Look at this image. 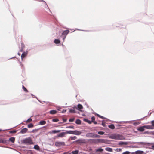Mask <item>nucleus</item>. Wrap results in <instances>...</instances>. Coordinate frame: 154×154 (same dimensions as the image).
<instances>
[{
    "label": "nucleus",
    "instance_id": "nucleus-14",
    "mask_svg": "<svg viewBox=\"0 0 154 154\" xmlns=\"http://www.w3.org/2000/svg\"><path fill=\"white\" fill-rule=\"evenodd\" d=\"M8 141L4 139H0V143H7Z\"/></svg>",
    "mask_w": 154,
    "mask_h": 154
},
{
    "label": "nucleus",
    "instance_id": "nucleus-53",
    "mask_svg": "<svg viewBox=\"0 0 154 154\" xmlns=\"http://www.w3.org/2000/svg\"><path fill=\"white\" fill-rule=\"evenodd\" d=\"M66 36H65V37L63 38V40H65V38H66Z\"/></svg>",
    "mask_w": 154,
    "mask_h": 154
},
{
    "label": "nucleus",
    "instance_id": "nucleus-29",
    "mask_svg": "<svg viewBox=\"0 0 154 154\" xmlns=\"http://www.w3.org/2000/svg\"><path fill=\"white\" fill-rule=\"evenodd\" d=\"M21 51H22V50L24 48V45L23 43H21Z\"/></svg>",
    "mask_w": 154,
    "mask_h": 154
},
{
    "label": "nucleus",
    "instance_id": "nucleus-38",
    "mask_svg": "<svg viewBox=\"0 0 154 154\" xmlns=\"http://www.w3.org/2000/svg\"><path fill=\"white\" fill-rule=\"evenodd\" d=\"M130 152L129 151H126L124 152H123L122 154H130Z\"/></svg>",
    "mask_w": 154,
    "mask_h": 154
},
{
    "label": "nucleus",
    "instance_id": "nucleus-48",
    "mask_svg": "<svg viewBox=\"0 0 154 154\" xmlns=\"http://www.w3.org/2000/svg\"><path fill=\"white\" fill-rule=\"evenodd\" d=\"M66 112V110L65 109H63L62 111V113H64L65 112Z\"/></svg>",
    "mask_w": 154,
    "mask_h": 154
},
{
    "label": "nucleus",
    "instance_id": "nucleus-52",
    "mask_svg": "<svg viewBox=\"0 0 154 154\" xmlns=\"http://www.w3.org/2000/svg\"><path fill=\"white\" fill-rule=\"evenodd\" d=\"M131 154H136V152H133L131 153Z\"/></svg>",
    "mask_w": 154,
    "mask_h": 154
},
{
    "label": "nucleus",
    "instance_id": "nucleus-12",
    "mask_svg": "<svg viewBox=\"0 0 154 154\" xmlns=\"http://www.w3.org/2000/svg\"><path fill=\"white\" fill-rule=\"evenodd\" d=\"M81 133L82 132L80 131H78L77 130H75L74 135H80Z\"/></svg>",
    "mask_w": 154,
    "mask_h": 154
},
{
    "label": "nucleus",
    "instance_id": "nucleus-51",
    "mask_svg": "<svg viewBox=\"0 0 154 154\" xmlns=\"http://www.w3.org/2000/svg\"><path fill=\"white\" fill-rule=\"evenodd\" d=\"M94 122V124H97V122L96 121H94V122Z\"/></svg>",
    "mask_w": 154,
    "mask_h": 154
},
{
    "label": "nucleus",
    "instance_id": "nucleus-18",
    "mask_svg": "<svg viewBox=\"0 0 154 154\" xmlns=\"http://www.w3.org/2000/svg\"><path fill=\"white\" fill-rule=\"evenodd\" d=\"M46 123L45 121L44 120L41 121L39 122V124L41 125H43L45 124Z\"/></svg>",
    "mask_w": 154,
    "mask_h": 154
},
{
    "label": "nucleus",
    "instance_id": "nucleus-30",
    "mask_svg": "<svg viewBox=\"0 0 154 154\" xmlns=\"http://www.w3.org/2000/svg\"><path fill=\"white\" fill-rule=\"evenodd\" d=\"M98 134L100 135H103L104 134V132L102 131H99L98 132Z\"/></svg>",
    "mask_w": 154,
    "mask_h": 154
},
{
    "label": "nucleus",
    "instance_id": "nucleus-7",
    "mask_svg": "<svg viewBox=\"0 0 154 154\" xmlns=\"http://www.w3.org/2000/svg\"><path fill=\"white\" fill-rule=\"evenodd\" d=\"M76 108L79 111L82 112V111L81 109L83 108V106L82 105L79 104L77 105V107Z\"/></svg>",
    "mask_w": 154,
    "mask_h": 154
},
{
    "label": "nucleus",
    "instance_id": "nucleus-4",
    "mask_svg": "<svg viewBox=\"0 0 154 154\" xmlns=\"http://www.w3.org/2000/svg\"><path fill=\"white\" fill-rule=\"evenodd\" d=\"M103 140L102 139H89L88 140V141H90L91 140L93 142H102L103 141Z\"/></svg>",
    "mask_w": 154,
    "mask_h": 154
},
{
    "label": "nucleus",
    "instance_id": "nucleus-54",
    "mask_svg": "<svg viewBox=\"0 0 154 154\" xmlns=\"http://www.w3.org/2000/svg\"><path fill=\"white\" fill-rule=\"evenodd\" d=\"M63 123V122H59V123H59V124H61V123Z\"/></svg>",
    "mask_w": 154,
    "mask_h": 154
},
{
    "label": "nucleus",
    "instance_id": "nucleus-3",
    "mask_svg": "<svg viewBox=\"0 0 154 154\" xmlns=\"http://www.w3.org/2000/svg\"><path fill=\"white\" fill-rule=\"evenodd\" d=\"M65 143L64 142L56 141L55 142V145L57 147H60L61 146H64Z\"/></svg>",
    "mask_w": 154,
    "mask_h": 154
},
{
    "label": "nucleus",
    "instance_id": "nucleus-11",
    "mask_svg": "<svg viewBox=\"0 0 154 154\" xmlns=\"http://www.w3.org/2000/svg\"><path fill=\"white\" fill-rule=\"evenodd\" d=\"M27 54V52H24L22 53L21 55V58L22 60H23V58L25 56H26Z\"/></svg>",
    "mask_w": 154,
    "mask_h": 154
},
{
    "label": "nucleus",
    "instance_id": "nucleus-16",
    "mask_svg": "<svg viewBox=\"0 0 154 154\" xmlns=\"http://www.w3.org/2000/svg\"><path fill=\"white\" fill-rule=\"evenodd\" d=\"M105 149L108 152H112V148L109 147H106L105 148Z\"/></svg>",
    "mask_w": 154,
    "mask_h": 154
},
{
    "label": "nucleus",
    "instance_id": "nucleus-23",
    "mask_svg": "<svg viewBox=\"0 0 154 154\" xmlns=\"http://www.w3.org/2000/svg\"><path fill=\"white\" fill-rule=\"evenodd\" d=\"M108 127L112 129H114L115 128V126L113 124H111L108 125Z\"/></svg>",
    "mask_w": 154,
    "mask_h": 154
},
{
    "label": "nucleus",
    "instance_id": "nucleus-43",
    "mask_svg": "<svg viewBox=\"0 0 154 154\" xmlns=\"http://www.w3.org/2000/svg\"><path fill=\"white\" fill-rule=\"evenodd\" d=\"M96 115H97L98 117H100V118H102V119H104V117L103 116H100V115H99V114H96Z\"/></svg>",
    "mask_w": 154,
    "mask_h": 154
},
{
    "label": "nucleus",
    "instance_id": "nucleus-36",
    "mask_svg": "<svg viewBox=\"0 0 154 154\" xmlns=\"http://www.w3.org/2000/svg\"><path fill=\"white\" fill-rule=\"evenodd\" d=\"M151 123L152 124V128H154V120L152 121H151Z\"/></svg>",
    "mask_w": 154,
    "mask_h": 154
},
{
    "label": "nucleus",
    "instance_id": "nucleus-45",
    "mask_svg": "<svg viewBox=\"0 0 154 154\" xmlns=\"http://www.w3.org/2000/svg\"><path fill=\"white\" fill-rule=\"evenodd\" d=\"M102 125L103 126H104V127L106 125H105V123L103 121L102 122Z\"/></svg>",
    "mask_w": 154,
    "mask_h": 154
},
{
    "label": "nucleus",
    "instance_id": "nucleus-35",
    "mask_svg": "<svg viewBox=\"0 0 154 154\" xmlns=\"http://www.w3.org/2000/svg\"><path fill=\"white\" fill-rule=\"evenodd\" d=\"M33 125L31 124V123H30L28 125V128H32V127H33Z\"/></svg>",
    "mask_w": 154,
    "mask_h": 154
},
{
    "label": "nucleus",
    "instance_id": "nucleus-8",
    "mask_svg": "<svg viewBox=\"0 0 154 154\" xmlns=\"http://www.w3.org/2000/svg\"><path fill=\"white\" fill-rule=\"evenodd\" d=\"M144 127L145 128L147 129H154V128H152V125H144Z\"/></svg>",
    "mask_w": 154,
    "mask_h": 154
},
{
    "label": "nucleus",
    "instance_id": "nucleus-34",
    "mask_svg": "<svg viewBox=\"0 0 154 154\" xmlns=\"http://www.w3.org/2000/svg\"><path fill=\"white\" fill-rule=\"evenodd\" d=\"M52 121L53 122H57L59 121V120L57 119H54Z\"/></svg>",
    "mask_w": 154,
    "mask_h": 154
},
{
    "label": "nucleus",
    "instance_id": "nucleus-25",
    "mask_svg": "<svg viewBox=\"0 0 154 154\" xmlns=\"http://www.w3.org/2000/svg\"><path fill=\"white\" fill-rule=\"evenodd\" d=\"M75 123L77 124L80 125L81 124V121L80 120L77 119L75 121Z\"/></svg>",
    "mask_w": 154,
    "mask_h": 154
},
{
    "label": "nucleus",
    "instance_id": "nucleus-39",
    "mask_svg": "<svg viewBox=\"0 0 154 154\" xmlns=\"http://www.w3.org/2000/svg\"><path fill=\"white\" fill-rule=\"evenodd\" d=\"M32 121V119L31 118H29V119L26 122H30Z\"/></svg>",
    "mask_w": 154,
    "mask_h": 154
},
{
    "label": "nucleus",
    "instance_id": "nucleus-57",
    "mask_svg": "<svg viewBox=\"0 0 154 154\" xmlns=\"http://www.w3.org/2000/svg\"><path fill=\"white\" fill-rule=\"evenodd\" d=\"M58 109V110H60L59 109Z\"/></svg>",
    "mask_w": 154,
    "mask_h": 154
},
{
    "label": "nucleus",
    "instance_id": "nucleus-33",
    "mask_svg": "<svg viewBox=\"0 0 154 154\" xmlns=\"http://www.w3.org/2000/svg\"><path fill=\"white\" fill-rule=\"evenodd\" d=\"M71 139L72 140H74L77 139V137L76 136L70 137Z\"/></svg>",
    "mask_w": 154,
    "mask_h": 154
},
{
    "label": "nucleus",
    "instance_id": "nucleus-1",
    "mask_svg": "<svg viewBox=\"0 0 154 154\" xmlns=\"http://www.w3.org/2000/svg\"><path fill=\"white\" fill-rule=\"evenodd\" d=\"M109 137L111 139L118 140H122L123 139V137L122 135L116 134H110Z\"/></svg>",
    "mask_w": 154,
    "mask_h": 154
},
{
    "label": "nucleus",
    "instance_id": "nucleus-24",
    "mask_svg": "<svg viewBox=\"0 0 154 154\" xmlns=\"http://www.w3.org/2000/svg\"><path fill=\"white\" fill-rule=\"evenodd\" d=\"M60 131V130H54L52 131V133H58Z\"/></svg>",
    "mask_w": 154,
    "mask_h": 154
},
{
    "label": "nucleus",
    "instance_id": "nucleus-50",
    "mask_svg": "<svg viewBox=\"0 0 154 154\" xmlns=\"http://www.w3.org/2000/svg\"><path fill=\"white\" fill-rule=\"evenodd\" d=\"M123 122V123H127L128 122H127V121H126V122Z\"/></svg>",
    "mask_w": 154,
    "mask_h": 154
},
{
    "label": "nucleus",
    "instance_id": "nucleus-37",
    "mask_svg": "<svg viewBox=\"0 0 154 154\" xmlns=\"http://www.w3.org/2000/svg\"><path fill=\"white\" fill-rule=\"evenodd\" d=\"M122 150V149L121 148H117L116 149V151L117 152H119Z\"/></svg>",
    "mask_w": 154,
    "mask_h": 154
},
{
    "label": "nucleus",
    "instance_id": "nucleus-58",
    "mask_svg": "<svg viewBox=\"0 0 154 154\" xmlns=\"http://www.w3.org/2000/svg\"><path fill=\"white\" fill-rule=\"evenodd\" d=\"M140 147H142V146H140Z\"/></svg>",
    "mask_w": 154,
    "mask_h": 154
},
{
    "label": "nucleus",
    "instance_id": "nucleus-61",
    "mask_svg": "<svg viewBox=\"0 0 154 154\" xmlns=\"http://www.w3.org/2000/svg\"><path fill=\"white\" fill-rule=\"evenodd\" d=\"M153 147H154V146H153Z\"/></svg>",
    "mask_w": 154,
    "mask_h": 154
},
{
    "label": "nucleus",
    "instance_id": "nucleus-21",
    "mask_svg": "<svg viewBox=\"0 0 154 154\" xmlns=\"http://www.w3.org/2000/svg\"><path fill=\"white\" fill-rule=\"evenodd\" d=\"M49 113L51 114H54L57 113V111L55 110H51L50 111Z\"/></svg>",
    "mask_w": 154,
    "mask_h": 154
},
{
    "label": "nucleus",
    "instance_id": "nucleus-27",
    "mask_svg": "<svg viewBox=\"0 0 154 154\" xmlns=\"http://www.w3.org/2000/svg\"><path fill=\"white\" fill-rule=\"evenodd\" d=\"M119 145H126L127 144L126 142H120L119 143Z\"/></svg>",
    "mask_w": 154,
    "mask_h": 154
},
{
    "label": "nucleus",
    "instance_id": "nucleus-60",
    "mask_svg": "<svg viewBox=\"0 0 154 154\" xmlns=\"http://www.w3.org/2000/svg\"><path fill=\"white\" fill-rule=\"evenodd\" d=\"M31 95H32V96H33V95L32 94H31Z\"/></svg>",
    "mask_w": 154,
    "mask_h": 154
},
{
    "label": "nucleus",
    "instance_id": "nucleus-15",
    "mask_svg": "<svg viewBox=\"0 0 154 154\" xmlns=\"http://www.w3.org/2000/svg\"><path fill=\"white\" fill-rule=\"evenodd\" d=\"M9 140L12 143H14L15 141V138L13 137H10L9 138Z\"/></svg>",
    "mask_w": 154,
    "mask_h": 154
},
{
    "label": "nucleus",
    "instance_id": "nucleus-44",
    "mask_svg": "<svg viewBox=\"0 0 154 154\" xmlns=\"http://www.w3.org/2000/svg\"><path fill=\"white\" fill-rule=\"evenodd\" d=\"M138 143L139 144H140L143 145L145 144V143L143 142H140L137 143Z\"/></svg>",
    "mask_w": 154,
    "mask_h": 154
},
{
    "label": "nucleus",
    "instance_id": "nucleus-10",
    "mask_svg": "<svg viewBox=\"0 0 154 154\" xmlns=\"http://www.w3.org/2000/svg\"><path fill=\"white\" fill-rule=\"evenodd\" d=\"M145 128L144 125L143 126L139 127L138 128L137 130L140 131H144Z\"/></svg>",
    "mask_w": 154,
    "mask_h": 154
},
{
    "label": "nucleus",
    "instance_id": "nucleus-31",
    "mask_svg": "<svg viewBox=\"0 0 154 154\" xmlns=\"http://www.w3.org/2000/svg\"><path fill=\"white\" fill-rule=\"evenodd\" d=\"M22 88L26 92H28L27 90L24 87L23 85L22 86Z\"/></svg>",
    "mask_w": 154,
    "mask_h": 154
},
{
    "label": "nucleus",
    "instance_id": "nucleus-49",
    "mask_svg": "<svg viewBox=\"0 0 154 154\" xmlns=\"http://www.w3.org/2000/svg\"><path fill=\"white\" fill-rule=\"evenodd\" d=\"M87 122L89 124H91L92 123V121H90L88 120V122Z\"/></svg>",
    "mask_w": 154,
    "mask_h": 154
},
{
    "label": "nucleus",
    "instance_id": "nucleus-40",
    "mask_svg": "<svg viewBox=\"0 0 154 154\" xmlns=\"http://www.w3.org/2000/svg\"><path fill=\"white\" fill-rule=\"evenodd\" d=\"M67 128H72V129H74V126H68L66 127Z\"/></svg>",
    "mask_w": 154,
    "mask_h": 154
},
{
    "label": "nucleus",
    "instance_id": "nucleus-20",
    "mask_svg": "<svg viewBox=\"0 0 154 154\" xmlns=\"http://www.w3.org/2000/svg\"><path fill=\"white\" fill-rule=\"evenodd\" d=\"M34 148L37 150H40L39 147L37 145H35L34 147Z\"/></svg>",
    "mask_w": 154,
    "mask_h": 154
},
{
    "label": "nucleus",
    "instance_id": "nucleus-13",
    "mask_svg": "<svg viewBox=\"0 0 154 154\" xmlns=\"http://www.w3.org/2000/svg\"><path fill=\"white\" fill-rule=\"evenodd\" d=\"M69 32V31L68 30H65L63 32L62 35L66 36Z\"/></svg>",
    "mask_w": 154,
    "mask_h": 154
},
{
    "label": "nucleus",
    "instance_id": "nucleus-56",
    "mask_svg": "<svg viewBox=\"0 0 154 154\" xmlns=\"http://www.w3.org/2000/svg\"><path fill=\"white\" fill-rule=\"evenodd\" d=\"M18 55H19V56H20V54L19 53H18Z\"/></svg>",
    "mask_w": 154,
    "mask_h": 154
},
{
    "label": "nucleus",
    "instance_id": "nucleus-26",
    "mask_svg": "<svg viewBox=\"0 0 154 154\" xmlns=\"http://www.w3.org/2000/svg\"><path fill=\"white\" fill-rule=\"evenodd\" d=\"M78 150H75L72 152V154H78Z\"/></svg>",
    "mask_w": 154,
    "mask_h": 154
},
{
    "label": "nucleus",
    "instance_id": "nucleus-28",
    "mask_svg": "<svg viewBox=\"0 0 154 154\" xmlns=\"http://www.w3.org/2000/svg\"><path fill=\"white\" fill-rule=\"evenodd\" d=\"M69 112L70 113H75L76 111L74 109H69Z\"/></svg>",
    "mask_w": 154,
    "mask_h": 154
},
{
    "label": "nucleus",
    "instance_id": "nucleus-59",
    "mask_svg": "<svg viewBox=\"0 0 154 154\" xmlns=\"http://www.w3.org/2000/svg\"><path fill=\"white\" fill-rule=\"evenodd\" d=\"M2 131V130L0 129V131Z\"/></svg>",
    "mask_w": 154,
    "mask_h": 154
},
{
    "label": "nucleus",
    "instance_id": "nucleus-6",
    "mask_svg": "<svg viewBox=\"0 0 154 154\" xmlns=\"http://www.w3.org/2000/svg\"><path fill=\"white\" fill-rule=\"evenodd\" d=\"M66 131V132H63L57 134V137H65V135L67 134Z\"/></svg>",
    "mask_w": 154,
    "mask_h": 154
},
{
    "label": "nucleus",
    "instance_id": "nucleus-17",
    "mask_svg": "<svg viewBox=\"0 0 154 154\" xmlns=\"http://www.w3.org/2000/svg\"><path fill=\"white\" fill-rule=\"evenodd\" d=\"M103 149L101 148H99L98 149H96L95 150V151L97 152H101L102 151H103Z\"/></svg>",
    "mask_w": 154,
    "mask_h": 154
},
{
    "label": "nucleus",
    "instance_id": "nucleus-32",
    "mask_svg": "<svg viewBox=\"0 0 154 154\" xmlns=\"http://www.w3.org/2000/svg\"><path fill=\"white\" fill-rule=\"evenodd\" d=\"M100 135H97L95 134H94V138H100Z\"/></svg>",
    "mask_w": 154,
    "mask_h": 154
},
{
    "label": "nucleus",
    "instance_id": "nucleus-9",
    "mask_svg": "<svg viewBox=\"0 0 154 154\" xmlns=\"http://www.w3.org/2000/svg\"><path fill=\"white\" fill-rule=\"evenodd\" d=\"M27 129L26 128H24L21 129V131L20 132V133L24 134L27 131Z\"/></svg>",
    "mask_w": 154,
    "mask_h": 154
},
{
    "label": "nucleus",
    "instance_id": "nucleus-42",
    "mask_svg": "<svg viewBox=\"0 0 154 154\" xmlns=\"http://www.w3.org/2000/svg\"><path fill=\"white\" fill-rule=\"evenodd\" d=\"M74 118H71L69 119V121L70 122H72L74 121Z\"/></svg>",
    "mask_w": 154,
    "mask_h": 154
},
{
    "label": "nucleus",
    "instance_id": "nucleus-5",
    "mask_svg": "<svg viewBox=\"0 0 154 154\" xmlns=\"http://www.w3.org/2000/svg\"><path fill=\"white\" fill-rule=\"evenodd\" d=\"M94 133H88L86 134V136L88 138H94Z\"/></svg>",
    "mask_w": 154,
    "mask_h": 154
},
{
    "label": "nucleus",
    "instance_id": "nucleus-2",
    "mask_svg": "<svg viewBox=\"0 0 154 154\" xmlns=\"http://www.w3.org/2000/svg\"><path fill=\"white\" fill-rule=\"evenodd\" d=\"M22 142L23 143L26 145H30L33 143L32 140L29 137L23 139Z\"/></svg>",
    "mask_w": 154,
    "mask_h": 154
},
{
    "label": "nucleus",
    "instance_id": "nucleus-22",
    "mask_svg": "<svg viewBox=\"0 0 154 154\" xmlns=\"http://www.w3.org/2000/svg\"><path fill=\"white\" fill-rule=\"evenodd\" d=\"M54 42L56 44H58L60 43V41L58 39H55L54 41Z\"/></svg>",
    "mask_w": 154,
    "mask_h": 154
},
{
    "label": "nucleus",
    "instance_id": "nucleus-19",
    "mask_svg": "<svg viewBox=\"0 0 154 154\" xmlns=\"http://www.w3.org/2000/svg\"><path fill=\"white\" fill-rule=\"evenodd\" d=\"M67 134H74V131H66Z\"/></svg>",
    "mask_w": 154,
    "mask_h": 154
},
{
    "label": "nucleus",
    "instance_id": "nucleus-55",
    "mask_svg": "<svg viewBox=\"0 0 154 154\" xmlns=\"http://www.w3.org/2000/svg\"><path fill=\"white\" fill-rule=\"evenodd\" d=\"M42 2H44V1L43 0H40Z\"/></svg>",
    "mask_w": 154,
    "mask_h": 154
},
{
    "label": "nucleus",
    "instance_id": "nucleus-47",
    "mask_svg": "<svg viewBox=\"0 0 154 154\" xmlns=\"http://www.w3.org/2000/svg\"><path fill=\"white\" fill-rule=\"evenodd\" d=\"M63 123L66 122L67 121V119H63Z\"/></svg>",
    "mask_w": 154,
    "mask_h": 154
},
{
    "label": "nucleus",
    "instance_id": "nucleus-46",
    "mask_svg": "<svg viewBox=\"0 0 154 154\" xmlns=\"http://www.w3.org/2000/svg\"><path fill=\"white\" fill-rule=\"evenodd\" d=\"M84 121L87 122L88 121V120L87 119H83Z\"/></svg>",
    "mask_w": 154,
    "mask_h": 154
},
{
    "label": "nucleus",
    "instance_id": "nucleus-41",
    "mask_svg": "<svg viewBox=\"0 0 154 154\" xmlns=\"http://www.w3.org/2000/svg\"><path fill=\"white\" fill-rule=\"evenodd\" d=\"M95 119V118L94 117V116L92 117L91 121H92V122L94 121Z\"/></svg>",
    "mask_w": 154,
    "mask_h": 154
}]
</instances>
